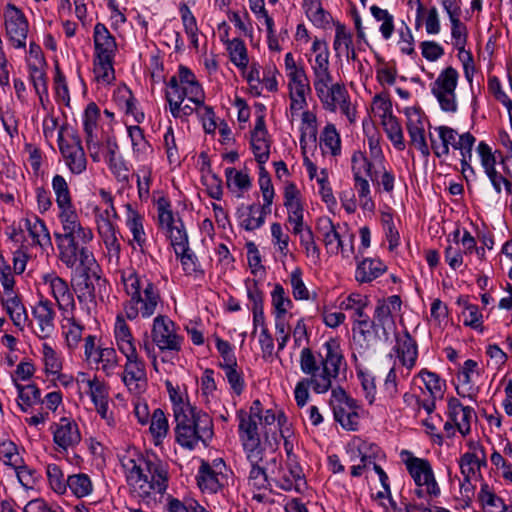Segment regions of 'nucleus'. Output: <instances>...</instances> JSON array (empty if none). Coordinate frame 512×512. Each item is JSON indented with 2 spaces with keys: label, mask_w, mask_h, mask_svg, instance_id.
I'll use <instances>...</instances> for the list:
<instances>
[{
  "label": "nucleus",
  "mask_w": 512,
  "mask_h": 512,
  "mask_svg": "<svg viewBox=\"0 0 512 512\" xmlns=\"http://www.w3.org/2000/svg\"><path fill=\"white\" fill-rule=\"evenodd\" d=\"M448 415L463 436L470 433L471 421L475 417L471 407L463 406L457 398L452 397L448 400Z\"/></svg>",
  "instance_id": "nucleus-38"
},
{
  "label": "nucleus",
  "mask_w": 512,
  "mask_h": 512,
  "mask_svg": "<svg viewBox=\"0 0 512 512\" xmlns=\"http://www.w3.org/2000/svg\"><path fill=\"white\" fill-rule=\"evenodd\" d=\"M102 157L105 158L111 171L114 174L120 176L121 172L126 170L124 163L119 155L118 145L114 139L107 138L103 144Z\"/></svg>",
  "instance_id": "nucleus-55"
},
{
  "label": "nucleus",
  "mask_w": 512,
  "mask_h": 512,
  "mask_svg": "<svg viewBox=\"0 0 512 512\" xmlns=\"http://www.w3.org/2000/svg\"><path fill=\"white\" fill-rule=\"evenodd\" d=\"M128 484L142 499L163 495L168 487V469L157 459L144 458L136 451L128 452L122 458Z\"/></svg>",
  "instance_id": "nucleus-1"
},
{
  "label": "nucleus",
  "mask_w": 512,
  "mask_h": 512,
  "mask_svg": "<svg viewBox=\"0 0 512 512\" xmlns=\"http://www.w3.org/2000/svg\"><path fill=\"white\" fill-rule=\"evenodd\" d=\"M289 91L310 93V83L302 66H286Z\"/></svg>",
  "instance_id": "nucleus-57"
},
{
  "label": "nucleus",
  "mask_w": 512,
  "mask_h": 512,
  "mask_svg": "<svg viewBox=\"0 0 512 512\" xmlns=\"http://www.w3.org/2000/svg\"><path fill=\"white\" fill-rule=\"evenodd\" d=\"M90 364L96 365V368L106 376H111L119 366V357L113 347H103L97 352Z\"/></svg>",
  "instance_id": "nucleus-49"
},
{
  "label": "nucleus",
  "mask_w": 512,
  "mask_h": 512,
  "mask_svg": "<svg viewBox=\"0 0 512 512\" xmlns=\"http://www.w3.org/2000/svg\"><path fill=\"white\" fill-rule=\"evenodd\" d=\"M271 304L274 316L292 315L293 302L280 284H276L271 292Z\"/></svg>",
  "instance_id": "nucleus-56"
},
{
  "label": "nucleus",
  "mask_w": 512,
  "mask_h": 512,
  "mask_svg": "<svg viewBox=\"0 0 512 512\" xmlns=\"http://www.w3.org/2000/svg\"><path fill=\"white\" fill-rule=\"evenodd\" d=\"M149 431L156 446L161 445L169 433L168 419L160 408L151 414Z\"/></svg>",
  "instance_id": "nucleus-52"
},
{
  "label": "nucleus",
  "mask_w": 512,
  "mask_h": 512,
  "mask_svg": "<svg viewBox=\"0 0 512 512\" xmlns=\"http://www.w3.org/2000/svg\"><path fill=\"white\" fill-rule=\"evenodd\" d=\"M123 356L125 363L121 373L122 382L130 393L140 395L148 385L146 364L138 352Z\"/></svg>",
  "instance_id": "nucleus-16"
},
{
  "label": "nucleus",
  "mask_w": 512,
  "mask_h": 512,
  "mask_svg": "<svg viewBox=\"0 0 512 512\" xmlns=\"http://www.w3.org/2000/svg\"><path fill=\"white\" fill-rule=\"evenodd\" d=\"M123 284L129 300L124 305L125 315L129 320L139 316L144 319L152 317L162 304L159 288L146 275L129 268L121 272Z\"/></svg>",
  "instance_id": "nucleus-3"
},
{
  "label": "nucleus",
  "mask_w": 512,
  "mask_h": 512,
  "mask_svg": "<svg viewBox=\"0 0 512 512\" xmlns=\"http://www.w3.org/2000/svg\"><path fill=\"white\" fill-rule=\"evenodd\" d=\"M476 153L479 158L481 167L488 177L494 191L497 194L502 192V186L508 183L504 176L497 171V157L496 152L484 141H480L476 147Z\"/></svg>",
  "instance_id": "nucleus-28"
},
{
  "label": "nucleus",
  "mask_w": 512,
  "mask_h": 512,
  "mask_svg": "<svg viewBox=\"0 0 512 512\" xmlns=\"http://www.w3.org/2000/svg\"><path fill=\"white\" fill-rule=\"evenodd\" d=\"M78 390L86 393L94 404L96 412L108 426L114 427L116 420L110 410L109 387L104 380L96 375L79 372L75 378Z\"/></svg>",
  "instance_id": "nucleus-9"
},
{
  "label": "nucleus",
  "mask_w": 512,
  "mask_h": 512,
  "mask_svg": "<svg viewBox=\"0 0 512 512\" xmlns=\"http://www.w3.org/2000/svg\"><path fill=\"white\" fill-rule=\"evenodd\" d=\"M407 117V131L410 138V144L416 148L424 158L430 156V149L427 143L425 135V127L428 124V120L425 114L415 107H409L405 110Z\"/></svg>",
  "instance_id": "nucleus-23"
},
{
  "label": "nucleus",
  "mask_w": 512,
  "mask_h": 512,
  "mask_svg": "<svg viewBox=\"0 0 512 512\" xmlns=\"http://www.w3.org/2000/svg\"><path fill=\"white\" fill-rule=\"evenodd\" d=\"M165 97L172 116L184 120L196 112L205 94L194 73L181 66L178 74L170 78Z\"/></svg>",
  "instance_id": "nucleus-4"
},
{
  "label": "nucleus",
  "mask_w": 512,
  "mask_h": 512,
  "mask_svg": "<svg viewBox=\"0 0 512 512\" xmlns=\"http://www.w3.org/2000/svg\"><path fill=\"white\" fill-rule=\"evenodd\" d=\"M74 310L69 312H62L61 331L65 338L67 347L73 350L78 347L82 340L84 326L78 322L73 313Z\"/></svg>",
  "instance_id": "nucleus-40"
},
{
  "label": "nucleus",
  "mask_w": 512,
  "mask_h": 512,
  "mask_svg": "<svg viewBox=\"0 0 512 512\" xmlns=\"http://www.w3.org/2000/svg\"><path fill=\"white\" fill-rule=\"evenodd\" d=\"M225 374V378L230 385L231 390L237 396L241 395L245 388V381L241 369L237 362L233 364H219Z\"/></svg>",
  "instance_id": "nucleus-60"
},
{
  "label": "nucleus",
  "mask_w": 512,
  "mask_h": 512,
  "mask_svg": "<svg viewBox=\"0 0 512 512\" xmlns=\"http://www.w3.org/2000/svg\"><path fill=\"white\" fill-rule=\"evenodd\" d=\"M371 113L381 121L393 116L392 101L387 93L376 94L370 105Z\"/></svg>",
  "instance_id": "nucleus-64"
},
{
  "label": "nucleus",
  "mask_w": 512,
  "mask_h": 512,
  "mask_svg": "<svg viewBox=\"0 0 512 512\" xmlns=\"http://www.w3.org/2000/svg\"><path fill=\"white\" fill-rule=\"evenodd\" d=\"M292 233L299 237V242L304 248L306 256L314 263H317L320 260V249L315 242L311 228L304 224L297 228H292Z\"/></svg>",
  "instance_id": "nucleus-50"
},
{
  "label": "nucleus",
  "mask_w": 512,
  "mask_h": 512,
  "mask_svg": "<svg viewBox=\"0 0 512 512\" xmlns=\"http://www.w3.org/2000/svg\"><path fill=\"white\" fill-rule=\"evenodd\" d=\"M94 221L98 236L102 240L110 259L118 260L121 251V244L118 239V231L113 220L118 219L116 209L100 208L93 209Z\"/></svg>",
  "instance_id": "nucleus-12"
},
{
  "label": "nucleus",
  "mask_w": 512,
  "mask_h": 512,
  "mask_svg": "<svg viewBox=\"0 0 512 512\" xmlns=\"http://www.w3.org/2000/svg\"><path fill=\"white\" fill-rule=\"evenodd\" d=\"M469 451L459 459V467L463 477L476 478L481 475V468L486 467V453L483 446L475 441L468 442Z\"/></svg>",
  "instance_id": "nucleus-30"
},
{
  "label": "nucleus",
  "mask_w": 512,
  "mask_h": 512,
  "mask_svg": "<svg viewBox=\"0 0 512 512\" xmlns=\"http://www.w3.org/2000/svg\"><path fill=\"white\" fill-rule=\"evenodd\" d=\"M114 338L116 346L122 355L138 352L136 339L134 338L129 325L122 315H117L114 324Z\"/></svg>",
  "instance_id": "nucleus-39"
},
{
  "label": "nucleus",
  "mask_w": 512,
  "mask_h": 512,
  "mask_svg": "<svg viewBox=\"0 0 512 512\" xmlns=\"http://www.w3.org/2000/svg\"><path fill=\"white\" fill-rule=\"evenodd\" d=\"M2 305L13 324L20 330H23L28 320V315L18 295L15 292H7L6 295H2Z\"/></svg>",
  "instance_id": "nucleus-44"
},
{
  "label": "nucleus",
  "mask_w": 512,
  "mask_h": 512,
  "mask_svg": "<svg viewBox=\"0 0 512 512\" xmlns=\"http://www.w3.org/2000/svg\"><path fill=\"white\" fill-rule=\"evenodd\" d=\"M240 68L242 76L246 78L251 89H254L257 94L262 88H266L268 91L277 89L275 66H240Z\"/></svg>",
  "instance_id": "nucleus-29"
},
{
  "label": "nucleus",
  "mask_w": 512,
  "mask_h": 512,
  "mask_svg": "<svg viewBox=\"0 0 512 512\" xmlns=\"http://www.w3.org/2000/svg\"><path fill=\"white\" fill-rule=\"evenodd\" d=\"M317 359L311 349L303 348L300 352L301 371L311 376L314 392L322 394L332 388L341 369L346 366L341 345L337 339L327 340L318 352Z\"/></svg>",
  "instance_id": "nucleus-2"
},
{
  "label": "nucleus",
  "mask_w": 512,
  "mask_h": 512,
  "mask_svg": "<svg viewBox=\"0 0 512 512\" xmlns=\"http://www.w3.org/2000/svg\"><path fill=\"white\" fill-rule=\"evenodd\" d=\"M331 402L335 420L346 430H357L360 421L357 402L341 388L332 390Z\"/></svg>",
  "instance_id": "nucleus-18"
},
{
  "label": "nucleus",
  "mask_w": 512,
  "mask_h": 512,
  "mask_svg": "<svg viewBox=\"0 0 512 512\" xmlns=\"http://www.w3.org/2000/svg\"><path fill=\"white\" fill-rule=\"evenodd\" d=\"M401 304V299L397 295H392L377 302L374 320L379 328L383 330L384 334H387L394 328V315L400 311Z\"/></svg>",
  "instance_id": "nucleus-35"
},
{
  "label": "nucleus",
  "mask_w": 512,
  "mask_h": 512,
  "mask_svg": "<svg viewBox=\"0 0 512 512\" xmlns=\"http://www.w3.org/2000/svg\"><path fill=\"white\" fill-rule=\"evenodd\" d=\"M458 78V72L452 66H447L432 85V93L443 111L455 112L457 110L455 89Z\"/></svg>",
  "instance_id": "nucleus-15"
},
{
  "label": "nucleus",
  "mask_w": 512,
  "mask_h": 512,
  "mask_svg": "<svg viewBox=\"0 0 512 512\" xmlns=\"http://www.w3.org/2000/svg\"><path fill=\"white\" fill-rule=\"evenodd\" d=\"M24 233L31 238V244L45 248L51 245V237L45 222L36 215H29L19 222V230H14L10 239L14 242H21Z\"/></svg>",
  "instance_id": "nucleus-21"
},
{
  "label": "nucleus",
  "mask_w": 512,
  "mask_h": 512,
  "mask_svg": "<svg viewBox=\"0 0 512 512\" xmlns=\"http://www.w3.org/2000/svg\"><path fill=\"white\" fill-rule=\"evenodd\" d=\"M320 145L324 153L337 156L341 152V138L334 124H327L320 137Z\"/></svg>",
  "instance_id": "nucleus-54"
},
{
  "label": "nucleus",
  "mask_w": 512,
  "mask_h": 512,
  "mask_svg": "<svg viewBox=\"0 0 512 512\" xmlns=\"http://www.w3.org/2000/svg\"><path fill=\"white\" fill-rule=\"evenodd\" d=\"M93 238L92 229L81 221L63 228V233L55 234L60 261L69 269L78 264L89 269L95 264L93 253L87 247Z\"/></svg>",
  "instance_id": "nucleus-5"
},
{
  "label": "nucleus",
  "mask_w": 512,
  "mask_h": 512,
  "mask_svg": "<svg viewBox=\"0 0 512 512\" xmlns=\"http://www.w3.org/2000/svg\"><path fill=\"white\" fill-rule=\"evenodd\" d=\"M456 303L462 307L463 324L475 330H482L483 316L479 307L470 303L466 297H459Z\"/></svg>",
  "instance_id": "nucleus-53"
},
{
  "label": "nucleus",
  "mask_w": 512,
  "mask_h": 512,
  "mask_svg": "<svg viewBox=\"0 0 512 512\" xmlns=\"http://www.w3.org/2000/svg\"><path fill=\"white\" fill-rule=\"evenodd\" d=\"M94 43L99 64H112L117 44L105 25L101 23L94 28Z\"/></svg>",
  "instance_id": "nucleus-36"
},
{
  "label": "nucleus",
  "mask_w": 512,
  "mask_h": 512,
  "mask_svg": "<svg viewBox=\"0 0 512 512\" xmlns=\"http://www.w3.org/2000/svg\"><path fill=\"white\" fill-rule=\"evenodd\" d=\"M381 124L387 134V137L393 143L395 148L398 150H403L405 148L403 131L396 117L394 115L388 117L381 121Z\"/></svg>",
  "instance_id": "nucleus-63"
},
{
  "label": "nucleus",
  "mask_w": 512,
  "mask_h": 512,
  "mask_svg": "<svg viewBox=\"0 0 512 512\" xmlns=\"http://www.w3.org/2000/svg\"><path fill=\"white\" fill-rule=\"evenodd\" d=\"M174 420L176 441L184 448L191 450L199 442L206 443L213 436V422L206 412L194 410L176 416Z\"/></svg>",
  "instance_id": "nucleus-6"
},
{
  "label": "nucleus",
  "mask_w": 512,
  "mask_h": 512,
  "mask_svg": "<svg viewBox=\"0 0 512 512\" xmlns=\"http://www.w3.org/2000/svg\"><path fill=\"white\" fill-rule=\"evenodd\" d=\"M368 296L360 293H351L340 304L341 309L351 311L352 317H362L364 310L368 306Z\"/></svg>",
  "instance_id": "nucleus-62"
},
{
  "label": "nucleus",
  "mask_w": 512,
  "mask_h": 512,
  "mask_svg": "<svg viewBox=\"0 0 512 512\" xmlns=\"http://www.w3.org/2000/svg\"><path fill=\"white\" fill-rule=\"evenodd\" d=\"M316 231L323 242L327 254L341 255L343 259L351 261L354 258L355 235L345 227L334 224L329 217H320L316 223Z\"/></svg>",
  "instance_id": "nucleus-7"
},
{
  "label": "nucleus",
  "mask_w": 512,
  "mask_h": 512,
  "mask_svg": "<svg viewBox=\"0 0 512 512\" xmlns=\"http://www.w3.org/2000/svg\"><path fill=\"white\" fill-rule=\"evenodd\" d=\"M58 144L66 166L72 174H82L87 168V158L81 140L77 135L65 138L62 131L58 132Z\"/></svg>",
  "instance_id": "nucleus-20"
},
{
  "label": "nucleus",
  "mask_w": 512,
  "mask_h": 512,
  "mask_svg": "<svg viewBox=\"0 0 512 512\" xmlns=\"http://www.w3.org/2000/svg\"><path fill=\"white\" fill-rule=\"evenodd\" d=\"M67 487L77 498L86 497L93 491L92 481L90 477L84 473L69 475Z\"/></svg>",
  "instance_id": "nucleus-59"
},
{
  "label": "nucleus",
  "mask_w": 512,
  "mask_h": 512,
  "mask_svg": "<svg viewBox=\"0 0 512 512\" xmlns=\"http://www.w3.org/2000/svg\"><path fill=\"white\" fill-rule=\"evenodd\" d=\"M81 278L76 286L77 299L91 316L96 311L98 298L102 297V290L106 288V281L95 271L84 272Z\"/></svg>",
  "instance_id": "nucleus-17"
},
{
  "label": "nucleus",
  "mask_w": 512,
  "mask_h": 512,
  "mask_svg": "<svg viewBox=\"0 0 512 512\" xmlns=\"http://www.w3.org/2000/svg\"><path fill=\"white\" fill-rule=\"evenodd\" d=\"M225 177L228 189L236 193L238 197H242L252 186L251 178L248 173L233 167L225 169Z\"/></svg>",
  "instance_id": "nucleus-48"
},
{
  "label": "nucleus",
  "mask_w": 512,
  "mask_h": 512,
  "mask_svg": "<svg viewBox=\"0 0 512 512\" xmlns=\"http://www.w3.org/2000/svg\"><path fill=\"white\" fill-rule=\"evenodd\" d=\"M477 497L484 512H507L508 507L504 500L495 493L488 483L481 484Z\"/></svg>",
  "instance_id": "nucleus-47"
},
{
  "label": "nucleus",
  "mask_w": 512,
  "mask_h": 512,
  "mask_svg": "<svg viewBox=\"0 0 512 512\" xmlns=\"http://www.w3.org/2000/svg\"><path fill=\"white\" fill-rule=\"evenodd\" d=\"M475 376H479V365L475 360L468 359L464 362L457 376L460 382L457 387L459 396L472 398L477 393V388L473 385Z\"/></svg>",
  "instance_id": "nucleus-42"
},
{
  "label": "nucleus",
  "mask_w": 512,
  "mask_h": 512,
  "mask_svg": "<svg viewBox=\"0 0 512 512\" xmlns=\"http://www.w3.org/2000/svg\"><path fill=\"white\" fill-rule=\"evenodd\" d=\"M400 456L416 485V495L420 498L438 497L441 489L430 462L427 459L414 456L407 450H403Z\"/></svg>",
  "instance_id": "nucleus-8"
},
{
  "label": "nucleus",
  "mask_w": 512,
  "mask_h": 512,
  "mask_svg": "<svg viewBox=\"0 0 512 512\" xmlns=\"http://www.w3.org/2000/svg\"><path fill=\"white\" fill-rule=\"evenodd\" d=\"M351 37L347 33L345 26L338 24L336 26V34L333 43V48L335 51V62L337 63H345L349 62L351 59L355 60V52L350 49Z\"/></svg>",
  "instance_id": "nucleus-46"
},
{
  "label": "nucleus",
  "mask_w": 512,
  "mask_h": 512,
  "mask_svg": "<svg viewBox=\"0 0 512 512\" xmlns=\"http://www.w3.org/2000/svg\"><path fill=\"white\" fill-rule=\"evenodd\" d=\"M151 337L161 351L181 350L183 337L179 335L176 324L166 315L159 314L153 319Z\"/></svg>",
  "instance_id": "nucleus-14"
},
{
  "label": "nucleus",
  "mask_w": 512,
  "mask_h": 512,
  "mask_svg": "<svg viewBox=\"0 0 512 512\" xmlns=\"http://www.w3.org/2000/svg\"><path fill=\"white\" fill-rule=\"evenodd\" d=\"M223 468H225V464L221 460L215 461L213 465L202 462L197 475L199 488L203 492L216 493L226 480L222 472Z\"/></svg>",
  "instance_id": "nucleus-32"
},
{
  "label": "nucleus",
  "mask_w": 512,
  "mask_h": 512,
  "mask_svg": "<svg viewBox=\"0 0 512 512\" xmlns=\"http://www.w3.org/2000/svg\"><path fill=\"white\" fill-rule=\"evenodd\" d=\"M258 412L259 400L253 401L249 413L244 411L238 412L239 436L250 463H258L263 459L259 432L260 425L256 419Z\"/></svg>",
  "instance_id": "nucleus-10"
},
{
  "label": "nucleus",
  "mask_w": 512,
  "mask_h": 512,
  "mask_svg": "<svg viewBox=\"0 0 512 512\" xmlns=\"http://www.w3.org/2000/svg\"><path fill=\"white\" fill-rule=\"evenodd\" d=\"M380 452V448L376 444L363 440H356L350 445V457L354 462L359 459L373 465Z\"/></svg>",
  "instance_id": "nucleus-51"
},
{
  "label": "nucleus",
  "mask_w": 512,
  "mask_h": 512,
  "mask_svg": "<svg viewBox=\"0 0 512 512\" xmlns=\"http://www.w3.org/2000/svg\"><path fill=\"white\" fill-rule=\"evenodd\" d=\"M270 211L271 208H265L263 204L249 205L239 213L240 226L247 231L256 230L264 224L265 217Z\"/></svg>",
  "instance_id": "nucleus-43"
},
{
  "label": "nucleus",
  "mask_w": 512,
  "mask_h": 512,
  "mask_svg": "<svg viewBox=\"0 0 512 512\" xmlns=\"http://www.w3.org/2000/svg\"><path fill=\"white\" fill-rule=\"evenodd\" d=\"M36 321L35 334L40 339L49 338L54 329L55 310L53 303L47 298H41L32 311Z\"/></svg>",
  "instance_id": "nucleus-34"
},
{
  "label": "nucleus",
  "mask_w": 512,
  "mask_h": 512,
  "mask_svg": "<svg viewBox=\"0 0 512 512\" xmlns=\"http://www.w3.org/2000/svg\"><path fill=\"white\" fill-rule=\"evenodd\" d=\"M318 98L326 111L340 112L349 123L356 121V106L351 102L350 95L343 84L335 85L334 88L322 93Z\"/></svg>",
  "instance_id": "nucleus-19"
},
{
  "label": "nucleus",
  "mask_w": 512,
  "mask_h": 512,
  "mask_svg": "<svg viewBox=\"0 0 512 512\" xmlns=\"http://www.w3.org/2000/svg\"><path fill=\"white\" fill-rule=\"evenodd\" d=\"M476 143V138L470 132L459 133L456 130L455 140H452L450 149L458 151L460 154L461 173L469 181L476 179V172L471 164L472 151Z\"/></svg>",
  "instance_id": "nucleus-27"
},
{
  "label": "nucleus",
  "mask_w": 512,
  "mask_h": 512,
  "mask_svg": "<svg viewBox=\"0 0 512 512\" xmlns=\"http://www.w3.org/2000/svg\"><path fill=\"white\" fill-rule=\"evenodd\" d=\"M387 270V266L378 258H365L357 264L355 279L359 283H369Z\"/></svg>",
  "instance_id": "nucleus-45"
},
{
  "label": "nucleus",
  "mask_w": 512,
  "mask_h": 512,
  "mask_svg": "<svg viewBox=\"0 0 512 512\" xmlns=\"http://www.w3.org/2000/svg\"><path fill=\"white\" fill-rule=\"evenodd\" d=\"M54 444L59 452L75 449L81 442L82 436L76 421L69 417H62L51 425Z\"/></svg>",
  "instance_id": "nucleus-25"
},
{
  "label": "nucleus",
  "mask_w": 512,
  "mask_h": 512,
  "mask_svg": "<svg viewBox=\"0 0 512 512\" xmlns=\"http://www.w3.org/2000/svg\"><path fill=\"white\" fill-rule=\"evenodd\" d=\"M157 220L160 230L170 240L174 252H183L189 246L188 235L180 218H176L170 201L165 197L157 200Z\"/></svg>",
  "instance_id": "nucleus-11"
},
{
  "label": "nucleus",
  "mask_w": 512,
  "mask_h": 512,
  "mask_svg": "<svg viewBox=\"0 0 512 512\" xmlns=\"http://www.w3.org/2000/svg\"><path fill=\"white\" fill-rule=\"evenodd\" d=\"M394 349L401 365L409 372L415 366L418 357L416 341L409 333H404L397 337Z\"/></svg>",
  "instance_id": "nucleus-41"
},
{
  "label": "nucleus",
  "mask_w": 512,
  "mask_h": 512,
  "mask_svg": "<svg viewBox=\"0 0 512 512\" xmlns=\"http://www.w3.org/2000/svg\"><path fill=\"white\" fill-rule=\"evenodd\" d=\"M265 127L264 116L257 117L251 134V148L259 165H264L270 155V141Z\"/></svg>",
  "instance_id": "nucleus-37"
},
{
  "label": "nucleus",
  "mask_w": 512,
  "mask_h": 512,
  "mask_svg": "<svg viewBox=\"0 0 512 512\" xmlns=\"http://www.w3.org/2000/svg\"><path fill=\"white\" fill-rule=\"evenodd\" d=\"M256 419L259 422L262 433L267 439H269L270 436L275 441L278 440V437L283 438L285 440L286 450L289 451L287 438L290 436V431L288 427H285L287 420L282 412L277 413L273 409L264 410L259 401V412Z\"/></svg>",
  "instance_id": "nucleus-24"
},
{
  "label": "nucleus",
  "mask_w": 512,
  "mask_h": 512,
  "mask_svg": "<svg viewBox=\"0 0 512 512\" xmlns=\"http://www.w3.org/2000/svg\"><path fill=\"white\" fill-rule=\"evenodd\" d=\"M456 129L447 125H429V149L436 158L444 159L450 154V145L455 140Z\"/></svg>",
  "instance_id": "nucleus-31"
},
{
  "label": "nucleus",
  "mask_w": 512,
  "mask_h": 512,
  "mask_svg": "<svg viewBox=\"0 0 512 512\" xmlns=\"http://www.w3.org/2000/svg\"><path fill=\"white\" fill-rule=\"evenodd\" d=\"M125 225L132 235L130 245L134 250L144 253L147 247V234L144 228V216L130 203L125 204Z\"/></svg>",
  "instance_id": "nucleus-33"
},
{
  "label": "nucleus",
  "mask_w": 512,
  "mask_h": 512,
  "mask_svg": "<svg viewBox=\"0 0 512 512\" xmlns=\"http://www.w3.org/2000/svg\"><path fill=\"white\" fill-rule=\"evenodd\" d=\"M18 391V406L23 412L40 403V390L34 384L22 385L16 383Z\"/></svg>",
  "instance_id": "nucleus-58"
},
{
  "label": "nucleus",
  "mask_w": 512,
  "mask_h": 512,
  "mask_svg": "<svg viewBox=\"0 0 512 512\" xmlns=\"http://www.w3.org/2000/svg\"><path fill=\"white\" fill-rule=\"evenodd\" d=\"M314 74L313 85L317 97L334 88L335 85L340 84V82L335 81L334 77L330 74L328 66H315Z\"/></svg>",
  "instance_id": "nucleus-61"
},
{
  "label": "nucleus",
  "mask_w": 512,
  "mask_h": 512,
  "mask_svg": "<svg viewBox=\"0 0 512 512\" xmlns=\"http://www.w3.org/2000/svg\"><path fill=\"white\" fill-rule=\"evenodd\" d=\"M275 481L277 486L285 491L295 490L296 492H302L306 486L302 467L290 456L285 465L279 468Z\"/></svg>",
  "instance_id": "nucleus-26"
},
{
  "label": "nucleus",
  "mask_w": 512,
  "mask_h": 512,
  "mask_svg": "<svg viewBox=\"0 0 512 512\" xmlns=\"http://www.w3.org/2000/svg\"><path fill=\"white\" fill-rule=\"evenodd\" d=\"M40 284L54 298L61 313L75 309L74 296L67 281L55 272L43 274Z\"/></svg>",
  "instance_id": "nucleus-22"
},
{
  "label": "nucleus",
  "mask_w": 512,
  "mask_h": 512,
  "mask_svg": "<svg viewBox=\"0 0 512 512\" xmlns=\"http://www.w3.org/2000/svg\"><path fill=\"white\" fill-rule=\"evenodd\" d=\"M5 35L14 48H25L29 33V22L24 12L12 3L6 4L3 12Z\"/></svg>",
  "instance_id": "nucleus-13"
}]
</instances>
